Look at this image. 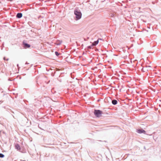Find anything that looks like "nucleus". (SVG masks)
Returning a JSON list of instances; mask_svg holds the SVG:
<instances>
[{
    "label": "nucleus",
    "instance_id": "1",
    "mask_svg": "<svg viewBox=\"0 0 161 161\" xmlns=\"http://www.w3.org/2000/svg\"><path fill=\"white\" fill-rule=\"evenodd\" d=\"M74 14L76 15V20L80 19L81 17V12L78 10H75L74 12Z\"/></svg>",
    "mask_w": 161,
    "mask_h": 161
},
{
    "label": "nucleus",
    "instance_id": "2",
    "mask_svg": "<svg viewBox=\"0 0 161 161\" xmlns=\"http://www.w3.org/2000/svg\"><path fill=\"white\" fill-rule=\"evenodd\" d=\"M102 113L103 112L100 110H95L94 112V114L96 117H100Z\"/></svg>",
    "mask_w": 161,
    "mask_h": 161
},
{
    "label": "nucleus",
    "instance_id": "3",
    "mask_svg": "<svg viewBox=\"0 0 161 161\" xmlns=\"http://www.w3.org/2000/svg\"><path fill=\"white\" fill-rule=\"evenodd\" d=\"M23 44L24 45V47L25 48H28L30 47V45L24 42H23Z\"/></svg>",
    "mask_w": 161,
    "mask_h": 161
},
{
    "label": "nucleus",
    "instance_id": "4",
    "mask_svg": "<svg viewBox=\"0 0 161 161\" xmlns=\"http://www.w3.org/2000/svg\"><path fill=\"white\" fill-rule=\"evenodd\" d=\"M137 132L139 133H145V131L143 129H138L137 130Z\"/></svg>",
    "mask_w": 161,
    "mask_h": 161
},
{
    "label": "nucleus",
    "instance_id": "5",
    "mask_svg": "<svg viewBox=\"0 0 161 161\" xmlns=\"http://www.w3.org/2000/svg\"><path fill=\"white\" fill-rule=\"evenodd\" d=\"M15 147L16 149L18 150H20L21 149L20 146L18 144H16L15 145Z\"/></svg>",
    "mask_w": 161,
    "mask_h": 161
},
{
    "label": "nucleus",
    "instance_id": "6",
    "mask_svg": "<svg viewBox=\"0 0 161 161\" xmlns=\"http://www.w3.org/2000/svg\"><path fill=\"white\" fill-rule=\"evenodd\" d=\"M22 16V14L21 13H18L17 14L16 17L18 18H21Z\"/></svg>",
    "mask_w": 161,
    "mask_h": 161
},
{
    "label": "nucleus",
    "instance_id": "7",
    "mask_svg": "<svg viewBox=\"0 0 161 161\" xmlns=\"http://www.w3.org/2000/svg\"><path fill=\"white\" fill-rule=\"evenodd\" d=\"M117 100H114L112 101V103L114 105L116 104L117 103Z\"/></svg>",
    "mask_w": 161,
    "mask_h": 161
},
{
    "label": "nucleus",
    "instance_id": "8",
    "mask_svg": "<svg viewBox=\"0 0 161 161\" xmlns=\"http://www.w3.org/2000/svg\"><path fill=\"white\" fill-rule=\"evenodd\" d=\"M98 43V40L97 41L94 42L92 44V45L93 46H95L97 45Z\"/></svg>",
    "mask_w": 161,
    "mask_h": 161
},
{
    "label": "nucleus",
    "instance_id": "9",
    "mask_svg": "<svg viewBox=\"0 0 161 161\" xmlns=\"http://www.w3.org/2000/svg\"><path fill=\"white\" fill-rule=\"evenodd\" d=\"M4 157V155L2 153H0V157L3 158Z\"/></svg>",
    "mask_w": 161,
    "mask_h": 161
},
{
    "label": "nucleus",
    "instance_id": "10",
    "mask_svg": "<svg viewBox=\"0 0 161 161\" xmlns=\"http://www.w3.org/2000/svg\"><path fill=\"white\" fill-rule=\"evenodd\" d=\"M55 53L56 55L57 56H58L59 55V54L57 52H55Z\"/></svg>",
    "mask_w": 161,
    "mask_h": 161
},
{
    "label": "nucleus",
    "instance_id": "11",
    "mask_svg": "<svg viewBox=\"0 0 161 161\" xmlns=\"http://www.w3.org/2000/svg\"><path fill=\"white\" fill-rule=\"evenodd\" d=\"M3 59H4L5 60H6L7 61H8V58H7V59H6V58H5V57H4V58H3Z\"/></svg>",
    "mask_w": 161,
    "mask_h": 161
}]
</instances>
